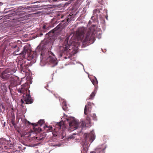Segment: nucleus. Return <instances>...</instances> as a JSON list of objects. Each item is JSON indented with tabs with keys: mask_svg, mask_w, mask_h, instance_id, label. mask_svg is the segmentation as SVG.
Here are the masks:
<instances>
[{
	"mask_svg": "<svg viewBox=\"0 0 153 153\" xmlns=\"http://www.w3.org/2000/svg\"><path fill=\"white\" fill-rule=\"evenodd\" d=\"M85 31V29L84 27L79 28L77 30L76 33V36L78 40L82 42L84 45L87 42H89L93 40V37L92 34H91L90 31H88L86 33V36L85 39H83Z\"/></svg>",
	"mask_w": 153,
	"mask_h": 153,
	"instance_id": "nucleus-1",
	"label": "nucleus"
},
{
	"mask_svg": "<svg viewBox=\"0 0 153 153\" xmlns=\"http://www.w3.org/2000/svg\"><path fill=\"white\" fill-rule=\"evenodd\" d=\"M28 83L26 82L21 85L22 87L17 89L18 91L23 94V100L25 103L30 104L32 103L33 100L32 99L30 94V91L28 90L26 86H27Z\"/></svg>",
	"mask_w": 153,
	"mask_h": 153,
	"instance_id": "nucleus-2",
	"label": "nucleus"
},
{
	"mask_svg": "<svg viewBox=\"0 0 153 153\" xmlns=\"http://www.w3.org/2000/svg\"><path fill=\"white\" fill-rule=\"evenodd\" d=\"M16 71V70L14 68H8L3 71L0 76L2 79L5 80H13L14 76L13 74Z\"/></svg>",
	"mask_w": 153,
	"mask_h": 153,
	"instance_id": "nucleus-3",
	"label": "nucleus"
},
{
	"mask_svg": "<svg viewBox=\"0 0 153 153\" xmlns=\"http://www.w3.org/2000/svg\"><path fill=\"white\" fill-rule=\"evenodd\" d=\"M67 120L69 121V125L70 128L74 130L77 128H80L82 129L85 127V123L82 121L80 122H77L74 117H69Z\"/></svg>",
	"mask_w": 153,
	"mask_h": 153,
	"instance_id": "nucleus-4",
	"label": "nucleus"
},
{
	"mask_svg": "<svg viewBox=\"0 0 153 153\" xmlns=\"http://www.w3.org/2000/svg\"><path fill=\"white\" fill-rule=\"evenodd\" d=\"M71 36V35L70 36L66 37L65 39V46H64L62 47L63 49L62 50V53L65 54L70 49H69L70 48L71 45L69 44H71V45L73 44V42H74V41L72 40V36L71 37V39H70L69 41V43H68V40L70 39V37Z\"/></svg>",
	"mask_w": 153,
	"mask_h": 153,
	"instance_id": "nucleus-5",
	"label": "nucleus"
},
{
	"mask_svg": "<svg viewBox=\"0 0 153 153\" xmlns=\"http://www.w3.org/2000/svg\"><path fill=\"white\" fill-rule=\"evenodd\" d=\"M84 136V138L82 142L84 144L88 143L89 142L91 143L95 138L94 134L93 132H91L88 134H85Z\"/></svg>",
	"mask_w": 153,
	"mask_h": 153,
	"instance_id": "nucleus-6",
	"label": "nucleus"
},
{
	"mask_svg": "<svg viewBox=\"0 0 153 153\" xmlns=\"http://www.w3.org/2000/svg\"><path fill=\"white\" fill-rule=\"evenodd\" d=\"M65 24H62V22L60 23L55 28L50 31L48 33L50 34L52 33L51 36H53L54 34L59 33L63 28Z\"/></svg>",
	"mask_w": 153,
	"mask_h": 153,
	"instance_id": "nucleus-7",
	"label": "nucleus"
},
{
	"mask_svg": "<svg viewBox=\"0 0 153 153\" xmlns=\"http://www.w3.org/2000/svg\"><path fill=\"white\" fill-rule=\"evenodd\" d=\"M25 124L27 125L28 124L30 125L31 124L33 126V130L36 132H39L42 131L41 128L38 126V125L35 123H31L28 121L25 122Z\"/></svg>",
	"mask_w": 153,
	"mask_h": 153,
	"instance_id": "nucleus-8",
	"label": "nucleus"
},
{
	"mask_svg": "<svg viewBox=\"0 0 153 153\" xmlns=\"http://www.w3.org/2000/svg\"><path fill=\"white\" fill-rule=\"evenodd\" d=\"M49 56L47 58L48 61L51 63H55L56 59L54 54L51 51H49Z\"/></svg>",
	"mask_w": 153,
	"mask_h": 153,
	"instance_id": "nucleus-9",
	"label": "nucleus"
},
{
	"mask_svg": "<svg viewBox=\"0 0 153 153\" xmlns=\"http://www.w3.org/2000/svg\"><path fill=\"white\" fill-rule=\"evenodd\" d=\"M31 51L28 46H25L23 48V50L21 53L22 55H25L27 54L29 56H30Z\"/></svg>",
	"mask_w": 153,
	"mask_h": 153,
	"instance_id": "nucleus-10",
	"label": "nucleus"
},
{
	"mask_svg": "<svg viewBox=\"0 0 153 153\" xmlns=\"http://www.w3.org/2000/svg\"><path fill=\"white\" fill-rule=\"evenodd\" d=\"M10 46H11V47L13 48H17V49L13 53L15 55H18L19 54H21V53H19V48L18 47H17V45H16V43H15L14 44L13 43H11L10 44Z\"/></svg>",
	"mask_w": 153,
	"mask_h": 153,
	"instance_id": "nucleus-11",
	"label": "nucleus"
},
{
	"mask_svg": "<svg viewBox=\"0 0 153 153\" xmlns=\"http://www.w3.org/2000/svg\"><path fill=\"white\" fill-rule=\"evenodd\" d=\"M91 102H88L87 104L85 106L84 110V113L85 115H87L90 113L89 106H91Z\"/></svg>",
	"mask_w": 153,
	"mask_h": 153,
	"instance_id": "nucleus-12",
	"label": "nucleus"
},
{
	"mask_svg": "<svg viewBox=\"0 0 153 153\" xmlns=\"http://www.w3.org/2000/svg\"><path fill=\"white\" fill-rule=\"evenodd\" d=\"M17 79V78L14 76V77H13V79L10 80L9 81L10 82V85L13 87L16 86L18 85Z\"/></svg>",
	"mask_w": 153,
	"mask_h": 153,
	"instance_id": "nucleus-13",
	"label": "nucleus"
},
{
	"mask_svg": "<svg viewBox=\"0 0 153 153\" xmlns=\"http://www.w3.org/2000/svg\"><path fill=\"white\" fill-rule=\"evenodd\" d=\"M62 125V122L57 123L55 125V128L54 129L55 131H57L60 129H61V128Z\"/></svg>",
	"mask_w": 153,
	"mask_h": 153,
	"instance_id": "nucleus-14",
	"label": "nucleus"
},
{
	"mask_svg": "<svg viewBox=\"0 0 153 153\" xmlns=\"http://www.w3.org/2000/svg\"><path fill=\"white\" fill-rule=\"evenodd\" d=\"M96 93V91L94 90L91 94L89 97L88 98V99L91 100L94 98V97L95 96Z\"/></svg>",
	"mask_w": 153,
	"mask_h": 153,
	"instance_id": "nucleus-15",
	"label": "nucleus"
},
{
	"mask_svg": "<svg viewBox=\"0 0 153 153\" xmlns=\"http://www.w3.org/2000/svg\"><path fill=\"white\" fill-rule=\"evenodd\" d=\"M1 88L3 92H5L7 91V87L4 83L1 84Z\"/></svg>",
	"mask_w": 153,
	"mask_h": 153,
	"instance_id": "nucleus-16",
	"label": "nucleus"
},
{
	"mask_svg": "<svg viewBox=\"0 0 153 153\" xmlns=\"http://www.w3.org/2000/svg\"><path fill=\"white\" fill-rule=\"evenodd\" d=\"M91 81L93 84L94 85H97L98 83V82L96 78L95 77L94 79H92L91 80Z\"/></svg>",
	"mask_w": 153,
	"mask_h": 153,
	"instance_id": "nucleus-17",
	"label": "nucleus"
},
{
	"mask_svg": "<svg viewBox=\"0 0 153 153\" xmlns=\"http://www.w3.org/2000/svg\"><path fill=\"white\" fill-rule=\"evenodd\" d=\"M45 123L44 120H40L38 122V125L40 126H41Z\"/></svg>",
	"mask_w": 153,
	"mask_h": 153,
	"instance_id": "nucleus-18",
	"label": "nucleus"
},
{
	"mask_svg": "<svg viewBox=\"0 0 153 153\" xmlns=\"http://www.w3.org/2000/svg\"><path fill=\"white\" fill-rule=\"evenodd\" d=\"M1 108H2V109H3L4 111H5V107L4 105H3V104L2 102H1L0 103V109L1 110Z\"/></svg>",
	"mask_w": 153,
	"mask_h": 153,
	"instance_id": "nucleus-19",
	"label": "nucleus"
},
{
	"mask_svg": "<svg viewBox=\"0 0 153 153\" xmlns=\"http://www.w3.org/2000/svg\"><path fill=\"white\" fill-rule=\"evenodd\" d=\"M44 129H45L46 128H48V130H49V131H52V127L51 126H44Z\"/></svg>",
	"mask_w": 153,
	"mask_h": 153,
	"instance_id": "nucleus-20",
	"label": "nucleus"
},
{
	"mask_svg": "<svg viewBox=\"0 0 153 153\" xmlns=\"http://www.w3.org/2000/svg\"><path fill=\"white\" fill-rule=\"evenodd\" d=\"M91 116L93 117V119L94 120H97V117L95 114H92Z\"/></svg>",
	"mask_w": 153,
	"mask_h": 153,
	"instance_id": "nucleus-21",
	"label": "nucleus"
},
{
	"mask_svg": "<svg viewBox=\"0 0 153 153\" xmlns=\"http://www.w3.org/2000/svg\"><path fill=\"white\" fill-rule=\"evenodd\" d=\"M86 120L88 121L89 123H90L91 119L88 116L86 118Z\"/></svg>",
	"mask_w": 153,
	"mask_h": 153,
	"instance_id": "nucleus-22",
	"label": "nucleus"
},
{
	"mask_svg": "<svg viewBox=\"0 0 153 153\" xmlns=\"http://www.w3.org/2000/svg\"><path fill=\"white\" fill-rule=\"evenodd\" d=\"M102 149L99 148H97V149H96V152H97V151H99V152H100L101 151H102Z\"/></svg>",
	"mask_w": 153,
	"mask_h": 153,
	"instance_id": "nucleus-23",
	"label": "nucleus"
},
{
	"mask_svg": "<svg viewBox=\"0 0 153 153\" xmlns=\"http://www.w3.org/2000/svg\"><path fill=\"white\" fill-rule=\"evenodd\" d=\"M52 134H53V136H54L56 137V136H57L56 133L53 132Z\"/></svg>",
	"mask_w": 153,
	"mask_h": 153,
	"instance_id": "nucleus-24",
	"label": "nucleus"
},
{
	"mask_svg": "<svg viewBox=\"0 0 153 153\" xmlns=\"http://www.w3.org/2000/svg\"><path fill=\"white\" fill-rule=\"evenodd\" d=\"M21 101L22 104L24 103L25 101H24L22 99H21Z\"/></svg>",
	"mask_w": 153,
	"mask_h": 153,
	"instance_id": "nucleus-25",
	"label": "nucleus"
},
{
	"mask_svg": "<svg viewBox=\"0 0 153 153\" xmlns=\"http://www.w3.org/2000/svg\"><path fill=\"white\" fill-rule=\"evenodd\" d=\"M73 136H69V138H71H71H73Z\"/></svg>",
	"mask_w": 153,
	"mask_h": 153,
	"instance_id": "nucleus-26",
	"label": "nucleus"
},
{
	"mask_svg": "<svg viewBox=\"0 0 153 153\" xmlns=\"http://www.w3.org/2000/svg\"><path fill=\"white\" fill-rule=\"evenodd\" d=\"M70 20V19H67L66 20L67 22H68Z\"/></svg>",
	"mask_w": 153,
	"mask_h": 153,
	"instance_id": "nucleus-27",
	"label": "nucleus"
},
{
	"mask_svg": "<svg viewBox=\"0 0 153 153\" xmlns=\"http://www.w3.org/2000/svg\"><path fill=\"white\" fill-rule=\"evenodd\" d=\"M31 56L32 57V58H34V56L33 55H32Z\"/></svg>",
	"mask_w": 153,
	"mask_h": 153,
	"instance_id": "nucleus-28",
	"label": "nucleus"
},
{
	"mask_svg": "<svg viewBox=\"0 0 153 153\" xmlns=\"http://www.w3.org/2000/svg\"><path fill=\"white\" fill-rule=\"evenodd\" d=\"M14 121H13V120L12 121V123L13 125H14Z\"/></svg>",
	"mask_w": 153,
	"mask_h": 153,
	"instance_id": "nucleus-29",
	"label": "nucleus"
},
{
	"mask_svg": "<svg viewBox=\"0 0 153 153\" xmlns=\"http://www.w3.org/2000/svg\"><path fill=\"white\" fill-rule=\"evenodd\" d=\"M30 136V134H29L27 136V137H29V136Z\"/></svg>",
	"mask_w": 153,
	"mask_h": 153,
	"instance_id": "nucleus-30",
	"label": "nucleus"
},
{
	"mask_svg": "<svg viewBox=\"0 0 153 153\" xmlns=\"http://www.w3.org/2000/svg\"><path fill=\"white\" fill-rule=\"evenodd\" d=\"M0 4H2L3 3L1 2H0Z\"/></svg>",
	"mask_w": 153,
	"mask_h": 153,
	"instance_id": "nucleus-31",
	"label": "nucleus"
},
{
	"mask_svg": "<svg viewBox=\"0 0 153 153\" xmlns=\"http://www.w3.org/2000/svg\"><path fill=\"white\" fill-rule=\"evenodd\" d=\"M22 65H21L20 66H21V67H22Z\"/></svg>",
	"mask_w": 153,
	"mask_h": 153,
	"instance_id": "nucleus-32",
	"label": "nucleus"
},
{
	"mask_svg": "<svg viewBox=\"0 0 153 153\" xmlns=\"http://www.w3.org/2000/svg\"><path fill=\"white\" fill-rule=\"evenodd\" d=\"M45 26H43V28H45Z\"/></svg>",
	"mask_w": 153,
	"mask_h": 153,
	"instance_id": "nucleus-33",
	"label": "nucleus"
},
{
	"mask_svg": "<svg viewBox=\"0 0 153 153\" xmlns=\"http://www.w3.org/2000/svg\"><path fill=\"white\" fill-rule=\"evenodd\" d=\"M43 35V34H42V33H41V35Z\"/></svg>",
	"mask_w": 153,
	"mask_h": 153,
	"instance_id": "nucleus-34",
	"label": "nucleus"
},
{
	"mask_svg": "<svg viewBox=\"0 0 153 153\" xmlns=\"http://www.w3.org/2000/svg\"><path fill=\"white\" fill-rule=\"evenodd\" d=\"M63 109H64V108L63 107Z\"/></svg>",
	"mask_w": 153,
	"mask_h": 153,
	"instance_id": "nucleus-35",
	"label": "nucleus"
}]
</instances>
